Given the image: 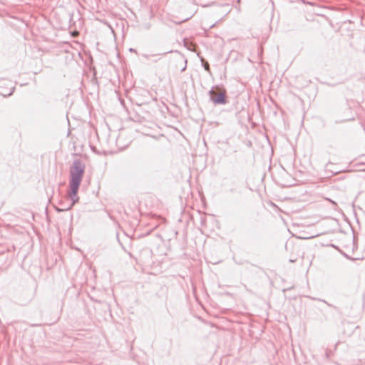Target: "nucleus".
I'll return each mask as SVG.
<instances>
[{"instance_id": "nucleus-1", "label": "nucleus", "mask_w": 365, "mask_h": 365, "mask_svg": "<svg viewBox=\"0 0 365 365\" xmlns=\"http://www.w3.org/2000/svg\"><path fill=\"white\" fill-rule=\"evenodd\" d=\"M84 173V166L80 162L76 161L70 170L68 195L72 199V205L78 200L77 194Z\"/></svg>"}, {"instance_id": "nucleus-2", "label": "nucleus", "mask_w": 365, "mask_h": 365, "mask_svg": "<svg viewBox=\"0 0 365 365\" xmlns=\"http://www.w3.org/2000/svg\"><path fill=\"white\" fill-rule=\"evenodd\" d=\"M210 98L215 103H225L226 91L220 87H215L210 92Z\"/></svg>"}, {"instance_id": "nucleus-3", "label": "nucleus", "mask_w": 365, "mask_h": 365, "mask_svg": "<svg viewBox=\"0 0 365 365\" xmlns=\"http://www.w3.org/2000/svg\"><path fill=\"white\" fill-rule=\"evenodd\" d=\"M72 36H78V31H74L72 33Z\"/></svg>"}]
</instances>
